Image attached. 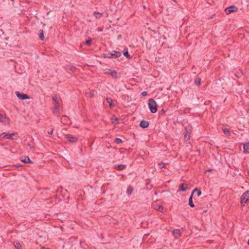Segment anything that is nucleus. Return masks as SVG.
<instances>
[{
	"instance_id": "nucleus-30",
	"label": "nucleus",
	"mask_w": 249,
	"mask_h": 249,
	"mask_svg": "<svg viewBox=\"0 0 249 249\" xmlns=\"http://www.w3.org/2000/svg\"><path fill=\"white\" fill-rule=\"evenodd\" d=\"M95 91L94 90H91L89 92V95L90 97H92L94 95Z\"/></svg>"
},
{
	"instance_id": "nucleus-11",
	"label": "nucleus",
	"mask_w": 249,
	"mask_h": 249,
	"mask_svg": "<svg viewBox=\"0 0 249 249\" xmlns=\"http://www.w3.org/2000/svg\"><path fill=\"white\" fill-rule=\"evenodd\" d=\"M187 189V184L186 183H182L179 186L178 189L180 191L184 192Z\"/></svg>"
},
{
	"instance_id": "nucleus-36",
	"label": "nucleus",
	"mask_w": 249,
	"mask_h": 249,
	"mask_svg": "<svg viewBox=\"0 0 249 249\" xmlns=\"http://www.w3.org/2000/svg\"><path fill=\"white\" fill-rule=\"evenodd\" d=\"M147 92L146 91H143L142 93V96H145L146 95H147Z\"/></svg>"
},
{
	"instance_id": "nucleus-37",
	"label": "nucleus",
	"mask_w": 249,
	"mask_h": 249,
	"mask_svg": "<svg viewBox=\"0 0 249 249\" xmlns=\"http://www.w3.org/2000/svg\"><path fill=\"white\" fill-rule=\"evenodd\" d=\"M48 133H49V134H50V135L53 134V130H51V131H48Z\"/></svg>"
},
{
	"instance_id": "nucleus-20",
	"label": "nucleus",
	"mask_w": 249,
	"mask_h": 249,
	"mask_svg": "<svg viewBox=\"0 0 249 249\" xmlns=\"http://www.w3.org/2000/svg\"><path fill=\"white\" fill-rule=\"evenodd\" d=\"M14 245L17 249H21V246L18 241H16L14 242Z\"/></svg>"
},
{
	"instance_id": "nucleus-38",
	"label": "nucleus",
	"mask_w": 249,
	"mask_h": 249,
	"mask_svg": "<svg viewBox=\"0 0 249 249\" xmlns=\"http://www.w3.org/2000/svg\"><path fill=\"white\" fill-rule=\"evenodd\" d=\"M143 8H144V9H146V6H143Z\"/></svg>"
},
{
	"instance_id": "nucleus-32",
	"label": "nucleus",
	"mask_w": 249,
	"mask_h": 249,
	"mask_svg": "<svg viewBox=\"0 0 249 249\" xmlns=\"http://www.w3.org/2000/svg\"><path fill=\"white\" fill-rule=\"evenodd\" d=\"M122 142V140L120 138H116L115 140V142L117 144L120 143L121 142Z\"/></svg>"
},
{
	"instance_id": "nucleus-8",
	"label": "nucleus",
	"mask_w": 249,
	"mask_h": 249,
	"mask_svg": "<svg viewBox=\"0 0 249 249\" xmlns=\"http://www.w3.org/2000/svg\"><path fill=\"white\" fill-rule=\"evenodd\" d=\"M0 122L4 124H6L9 122V119L4 115L0 114Z\"/></svg>"
},
{
	"instance_id": "nucleus-2",
	"label": "nucleus",
	"mask_w": 249,
	"mask_h": 249,
	"mask_svg": "<svg viewBox=\"0 0 249 249\" xmlns=\"http://www.w3.org/2000/svg\"><path fill=\"white\" fill-rule=\"evenodd\" d=\"M148 107L151 113H155L157 111V105L153 99H150L148 101Z\"/></svg>"
},
{
	"instance_id": "nucleus-19",
	"label": "nucleus",
	"mask_w": 249,
	"mask_h": 249,
	"mask_svg": "<svg viewBox=\"0 0 249 249\" xmlns=\"http://www.w3.org/2000/svg\"><path fill=\"white\" fill-rule=\"evenodd\" d=\"M106 100H107V103L109 104L110 107H112L114 106L113 104V101L111 98H110L109 97H107V98Z\"/></svg>"
},
{
	"instance_id": "nucleus-22",
	"label": "nucleus",
	"mask_w": 249,
	"mask_h": 249,
	"mask_svg": "<svg viewBox=\"0 0 249 249\" xmlns=\"http://www.w3.org/2000/svg\"><path fill=\"white\" fill-rule=\"evenodd\" d=\"M197 192V196H200L201 195V192L199 190H198L197 188H195V189L193 190V192L192 193V194H193H193H194V192Z\"/></svg>"
},
{
	"instance_id": "nucleus-25",
	"label": "nucleus",
	"mask_w": 249,
	"mask_h": 249,
	"mask_svg": "<svg viewBox=\"0 0 249 249\" xmlns=\"http://www.w3.org/2000/svg\"><path fill=\"white\" fill-rule=\"evenodd\" d=\"M39 37L41 40H44V34H43V31L41 30V32L39 34Z\"/></svg>"
},
{
	"instance_id": "nucleus-3",
	"label": "nucleus",
	"mask_w": 249,
	"mask_h": 249,
	"mask_svg": "<svg viewBox=\"0 0 249 249\" xmlns=\"http://www.w3.org/2000/svg\"><path fill=\"white\" fill-rule=\"evenodd\" d=\"M17 134L16 133H11L9 134L6 132H3L1 134H0V138H1L2 139H9V140H14V139H17L18 137H14L15 136H16Z\"/></svg>"
},
{
	"instance_id": "nucleus-7",
	"label": "nucleus",
	"mask_w": 249,
	"mask_h": 249,
	"mask_svg": "<svg viewBox=\"0 0 249 249\" xmlns=\"http://www.w3.org/2000/svg\"><path fill=\"white\" fill-rule=\"evenodd\" d=\"M16 94L17 97L21 100H23L25 99H29L30 98L26 94L23 93H20L18 91H16Z\"/></svg>"
},
{
	"instance_id": "nucleus-15",
	"label": "nucleus",
	"mask_w": 249,
	"mask_h": 249,
	"mask_svg": "<svg viewBox=\"0 0 249 249\" xmlns=\"http://www.w3.org/2000/svg\"><path fill=\"white\" fill-rule=\"evenodd\" d=\"M189 206L192 207V208H193L195 207V205L193 203V194H191L190 198H189Z\"/></svg>"
},
{
	"instance_id": "nucleus-14",
	"label": "nucleus",
	"mask_w": 249,
	"mask_h": 249,
	"mask_svg": "<svg viewBox=\"0 0 249 249\" xmlns=\"http://www.w3.org/2000/svg\"><path fill=\"white\" fill-rule=\"evenodd\" d=\"M185 130H186V134L184 135V140L187 141L190 139V133L188 131L187 127H185Z\"/></svg>"
},
{
	"instance_id": "nucleus-4",
	"label": "nucleus",
	"mask_w": 249,
	"mask_h": 249,
	"mask_svg": "<svg viewBox=\"0 0 249 249\" xmlns=\"http://www.w3.org/2000/svg\"><path fill=\"white\" fill-rule=\"evenodd\" d=\"M249 200V191L245 192L242 196L241 198V204L244 206L245 204Z\"/></svg>"
},
{
	"instance_id": "nucleus-10",
	"label": "nucleus",
	"mask_w": 249,
	"mask_h": 249,
	"mask_svg": "<svg viewBox=\"0 0 249 249\" xmlns=\"http://www.w3.org/2000/svg\"><path fill=\"white\" fill-rule=\"evenodd\" d=\"M148 125H149V123L148 121H142L141 122H140V126L142 127V128H146L148 126Z\"/></svg>"
},
{
	"instance_id": "nucleus-35",
	"label": "nucleus",
	"mask_w": 249,
	"mask_h": 249,
	"mask_svg": "<svg viewBox=\"0 0 249 249\" xmlns=\"http://www.w3.org/2000/svg\"><path fill=\"white\" fill-rule=\"evenodd\" d=\"M68 118L67 116H63L62 117V122L64 121L65 120H67Z\"/></svg>"
},
{
	"instance_id": "nucleus-5",
	"label": "nucleus",
	"mask_w": 249,
	"mask_h": 249,
	"mask_svg": "<svg viewBox=\"0 0 249 249\" xmlns=\"http://www.w3.org/2000/svg\"><path fill=\"white\" fill-rule=\"evenodd\" d=\"M121 55V53L118 51H113L111 53L105 54V57L108 58H117Z\"/></svg>"
},
{
	"instance_id": "nucleus-13",
	"label": "nucleus",
	"mask_w": 249,
	"mask_h": 249,
	"mask_svg": "<svg viewBox=\"0 0 249 249\" xmlns=\"http://www.w3.org/2000/svg\"><path fill=\"white\" fill-rule=\"evenodd\" d=\"M173 234L176 238H178L180 235L179 230L176 229L173 231Z\"/></svg>"
},
{
	"instance_id": "nucleus-29",
	"label": "nucleus",
	"mask_w": 249,
	"mask_h": 249,
	"mask_svg": "<svg viewBox=\"0 0 249 249\" xmlns=\"http://www.w3.org/2000/svg\"><path fill=\"white\" fill-rule=\"evenodd\" d=\"M111 120L112 123H115V122L118 121V118L116 117H115L114 116H112L111 118Z\"/></svg>"
},
{
	"instance_id": "nucleus-33",
	"label": "nucleus",
	"mask_w": 249,
	"mask_h": 249,
	"mask_svg": "<svg viewBox=\"0 0 249 249\" xmlns=\"http://www.w3.org/2000/svg\"><path fill=\"white\" fill-rule=\"evenodd\" d=\"M69 69L71 71H74L76 69L75 67L74 66H70Z\"/></svg>"
},
{
	"instance_id": "nucleus-31",
	"label": "nucleus",
	"mask_w": 249,
	"mask_h": 249,
	"mask_svg": "<svg viewBox=\"0 0 249 249\" xmlns=\"http://www.w3.org/2000/svg\"><path fill=\"white\" fill-rule=\"evenodd\" d=\"M157 210L158 211L162 213L163 212V208L161 206H158V208L157 209Z\"/></svg>"
},
{
	"instance_id": "nucleus-6",
	"label": "nucleus",
	"mask_w": 249,
	"mask_h": 249,
	"mask_svg": "<svg viewBox=\"0 0 249 249\" xmlns=\"http://www.w3.org/2000/svg\"><path fill=\"white\" fill-rule=\"evenodd\" d=\"M238 8L234 6H231L225 9V12L226 13V14L229 15L231 14L232 12L236 11L237 10Z\"/></svg>"
},
{
	"instance_id": "nucleus-39",
	"label": "nucleus",
	"mask_w": 249,
	"mask_h": 249,
	"mask_svg": "<svg viewBox=\"0 0 249 249\" xmlns=\"http://www.w3.org/2000/svg\"><path fill=\"white\" fill-rule=\"evenodd\" d=\"M208 171H209V172H211V171H212V170H211V169H209V170H208Z\"/></svg>"
},
{
	"instance_id": "nucleus-1",
	"label": "nucleus",
	"mask_w": 249,
	"mask_h": 249,
	"mask_svg": "<svg viewBox=\"0 0 249 249\" xmlns=\"http://www.w3.org/2000/svg\"><path fill=\"white\" fill-rule=\"evenodd\" d=\"M53 100L54 106L53 113L58 115L60 112V103L56 95H53Z\"/></svg>"
},
{
	"instance_id": "nucleus-28",
	"label": "nucleus",
	"mask_w": 249,
	"mask_h": 249,
	"mask_svg": "<svg viewBox=\"0 0 249 249\" xmlns=\"http://www.w3.org/2000/svg\"><path fill=\"white\" fill-rule=\"evenodd\" d=\"M91 39L89 38V39L86 41L85 44L87 46H89L91 44Z\"/></svg>"
},
{
	"instance_id": "nucleus-16",
	"label": "nucleus",
	"mask_w": 249,
	"mask_h": 249,
	"mask_svg": "<svg viewBox=\"0 0 249 249\" xmlns=\"http://www.w3.org/2000/svg\"><path fill=\"white\" fill-rule=\"evenodd\" d=\"M67 139L72 142H76L77 141V138L75 137H68Z\"/></svg>"
},
{
	"instance_id": "nucleus-12",
	"label": "nucleus",
	"mask_w": 249,
	"mask_h": 249,
	"mask_svg": "<svg viewBox=\"0 0 249 249\" xmlns=\"http://www.w3.org/2000/svg\"><path fill=\"white\" fill-rule=\"evenodd\" d=\"M244 151L245 153H249V142L245 143L243 145Z\"/></svg>"
},
{
	"instance_id": "nucleus-26",
	"label": "nucleus",
	"mask_w": 249,
	"mask_h": 249,
	"mask_svg": "<svg viewBox=\"0 0 249 249\" xmlns=\"http://www.w3.org/2000/svg\"><path fill=\"white\" fill-rule=\"evenodd\" d=\"M124 55L128 59H130L131 58V56L129 54L127 50H126V52H124Z\"/></svg>"
},
{
	"instance_id": "nucleus-23",
	"label": "nucleus",
	"mask_w": 249,
	"mask_h": 249,
	"mask_svg": "<svg viewBox=\"0 0 249 249\" xmlns=\"http://www.w3.org/2000/svg\"><path fill=\"white\" fill-rule=\"evenodd\" d=\"M133 192V188L131 187H128L127 188L126 193L128 195H131Z\"/></svg>"
},
{
	"instance_id": "nucleus-9",
	"label": "nucleus",
	"mask_w": 249,
	"mask_h": 249,
	"mask_svg": "<svg viewBox=\"0 0 249 249\" xmlns=\"http://www.w3.org/2000/svg\"><path fill=\"white\" fill-rule=\"evenodd\" d=\"M106 73L110 74L112 77L113 78H117V72L114 70H109L108 71H107Z\"/></svg>"
},
{
	"instance_id": "nucleus-34",
	"label": "nucleus",
	"mask_w": 249,
	"mask_h": 249,
	"mask_svg": "<svg viewBox=\"0 0 249 249\" xmlns=\"http://www.w3.org/2000/svg\"><path fill=\"white\" fill-rule=\"evenodd\" d=\"M159 166L160 168L161 169L164 167V165L163 163H159Z\"/></svg>"
},
{
	"instance_id": "nucleus-24",
	"label": "nucleus",
	"mask_w": 249,
	"mask_h": 249,
	"mask_svg": "<svg viewBox=\"0 0 249 249\" xmlns=\"http://www.w3.org/2000/svg\"><path fill=\"white\" fill-rule=\"evenodd\" d=\"M125 165L124 164H119L117 165V167L116 168L117 170H121L124 168Z\"/></svg>"
},
{
	"instance_id": "nucleus-18",
	"label": "nucleus",
	"mask_w": 249,
	"mask_h": 249,
	"mask_svg": "<svg viewBox=\"0 0 249 249\" xmlns=\"http://www.w3.org/2000/svg\"><path fill=\"white\" fill-rule=\"evenodd\" d=\"M21 160V161L26 163H31L32 162L29 158L28 157H25L24 159H22Z\"/></svg>"
},
{
	"instance_id": "nucleus-40",
	"label": "nucleus",
	"mask_w": 249,
	"mask_h": 249,
	"mask_svg": "<svg viewBox=\"0 0 249 249\" xmlns=\"http://www.w3.org/2000/svg\"><path fill=\"white\" fill-rule=\"evenodd\" d=\"M98 31H102V30L98 29Z\"/></svg>"
},
{
	"instance_id": "nucleus-17",
	"label": "nucleus",
	"mask_w": 249,
	"mask_h": 249,
	"mask_svg": "<svg viewBox=\"0 0 249 249\" xmlns=\"http://www.w3.org/2000/svg\"><path fill=\"white\" fill-rule=\"evenodd\" d=\"M93 15L96 18H100L103 16L102 13L96 12H94Z\"/></svg>"
},
{
	"instance_id": "nucleus-21",
	"label": "nucleus",
	"mask_w": 249,
	"mask_h": 249,
	"mask_svg": "<svg viewBox=\"0 0 249 249\" xmlns=\"http://www.w3.org/2000/svg\"><path fill=\"white\" fill-rule=\"evenodd\" d=\"M223 131L226 136L230 135V130L228 128H223Z\"/></svg>"
},
{
	"instance_id": "nucleus-27",
	"label": "nucleus",
	"mask_w": 249,
	"mask_h": 249,
	"mask_svg": "<svg viewBox=\"0 0 249 249\" xmlns=\"http://www.w3.org/2000/svg\"><path fill=\"white\" fill-rule=\"evenodd\" d=\"M200 81H201L200 78H197V79H195V83L196 85H199L200 84Z\"/></svg>"
}]
</instances>
